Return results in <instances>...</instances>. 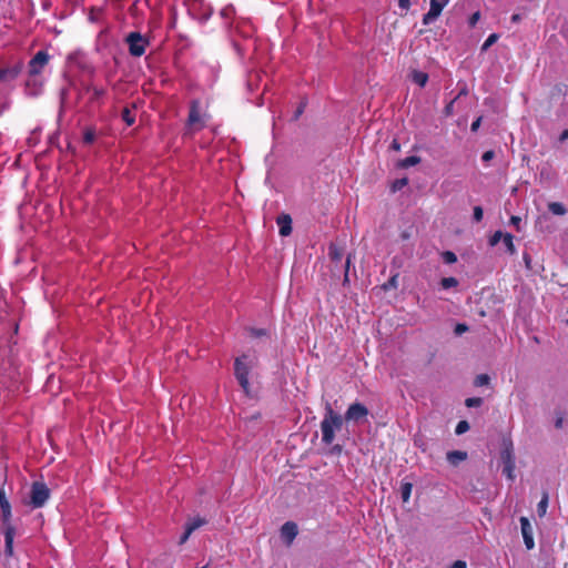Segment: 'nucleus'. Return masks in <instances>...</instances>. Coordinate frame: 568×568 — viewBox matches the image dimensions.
<instances>
[{"mask_svg": "<svg viewBox=\"0 0 568 568\" xmlns=\"http://www.w3.org/2000/svg\"><path fill=\"white\" fill-rule=\"evenodd\" d=\"M343 426V417L335 413L329 403L326 404L325 415L321 422L322 442L331 445L335 439V430Z\"/></svg>", "mask_w": 568, "mask_h": 568, "instance_id": "f257e3e1", "label": "nucleus"}, {"mask_svg": "<svg viewBox=\"0 0 568 568\" xmlns=\"http://www.w3.org/2000/svg\"><path fill=\"white\" fill-rule=\"evenodd\" d=\"M209 115L202 112L201 101L194 99L190 102V110L186 120V125L194 130L200 131L206 125Z\"/></svg>", "mask_w": 568, "mask_h": 568, "instance_id": "f03ea898", "label": "nucleus"}, {"mask_svg": "<svg viewBox=\"0 0 568 568\" xmlns=\"http://www.w3.org/2000/svg\"><path fill=\"white\" fill-rule=\"evenodd\" d=\"M50 495H51V491L48 488L45 483L33 481L31 484L30 494H29V497H30L29 505L33 509L41 508L49 500Z\"/></svg>", "mask_w": 568, "mask_h": 568, "instance_id": "7ed1b4c3", "label": "nucleus"}, {"mask_svg": "<svg viewBox=\"0 0 568 568\" xmlns=\"http://www.w3.org/2000/svg\"><path fill=\"white\" fill-rule=\"evenodd\" d=\"M245 359H247L246 355H242L240 357H236L234 361V375L244 390V393L250 396L251 395V388H250V382H248V375L251 372V366L245 363Z\"/></svg>", "mask_w": 568, "mask_h": 568, "instance_id": "20e7f679", "label": "nucleus"}, {"mask_svg": "<svg viewBox=\"0 0 568 568\" xmlns=\"http://www.w3.org/2000/svg\"><path fill=\"white\" fill-rule=\"evenodd\" d=\"M500 460L503 464V475H505L509 480H514L516 462L511 443L506 444L501 449Z\"/></svg>", "mask_w": 568, "mask_h": 568, "instance_id": "39448f33", "label": "nucleus"}, {"mask_svg": "<svg viewBox=\"0 0 568 568\" xmlns=\"http://www.w3.org/2000/svg\"><path fill=\"white\" fill-rule=\"evenodd\" d=\"M125 42L129 45V53L136 58L142 57L145 53V49L149 44L148 39L140 32H130L125 38Z\"/></svg>", "mask_w": 568, "mask_h": 568, "instance_id": "423d86ee", "label": "nucleus"}, {"mask_svg": "<svg viewBox=\"0 0 568 568\" xmlns=\"http://www.w3.org/2000/svg\"><path fill=\"white\" fill-rule=\"evenodd\" d=\"M50 55L47 51H38L28 63V73L30 77L39 75L48 65Z\"/></svg>", "mask_w": 568, "mask_h": 568, "instance_id": "0eeeda50", "label": "nucleus"}, {"mask_svg": "<svg viewBox=\"0 0 568 568\" xmlns=\"http://www.w3.org/2000/svg\"><path fill=\"white\" fill-rule=\"evenodd\" d=\"M368 414V408L364 404L356 402L348 406L344 419L346 422L361 423L367 418Z\"/></svg>", "mask_w": 568, "mask_h": 568, "instance_id": "6e6552de", "label": "nucleus"}, {"mask_svg": "<svg viewBox=\"0 0 568 568\" xmlns=\"http://www.w3.org/2000/svg\"><path fill=\"white\" fill-rule=\"evenodd\" d=\"M448 3L449 0H430L429 10L423 16V24L428 26L434 22Z\"/></svg>", "mask_w": 568, "mask_h": 568, "instance_id": "1a4fd4ad", "label": "nucleus"}, {"mask_svg": "<svg viewBox=\"0 0 568 568\" xmlns=\"http://www.w3.org/2000/svg\"><path fill=\"white\" fill-rule=\"evenodd\" d=\"M520 529L527 549L535 547L532 526L527 517H520Z\"/></svg>", "mask_w": 568, "mask_h": 568, "instance_id": "9d476101", "label": "nucleus"}, {"mask_svg": "<svg viewBox=\"0 0 568 568\" xmlns=\"http://www.w3.org/2000/svg\"><path fill=\"white\" fill-rule=\"evenodd\" d=\"M297 534H298L297 525L293 521H286L281 527V536L287 545H291L293 542V540L296 538Z\"/></svg>", "mask_w": 568, "mask_h": 568, "instance_id": "9b49d317", "label": "nucleus"}, {"mask_svg": "<svg viewBox=\"0 0 568 568\" xmlns=\"http://www.w3.org/2000/svg\"><path fill=\"white\" fill-rule=\"evenodd\" d=\"M281 236H288L292 233V217L288 214H281L276 219Z\"/></svg>", "mask_w": 568, "mask_h": 568, "instance_id": "f8f14e48", "label": "nucleus"}, {"mask_svg": "<svg viewBox=\"0 0 568 568\" xmlns=\"http://www.w3.org/2000/svg\"><path fill=\"white\" fill-rule=\"evenodd\" d=\"M84 90L89 93H91L90 102L97 103L100 102V100L105 95L106 91L102 87H97L94 84H87L84 87Z\"/></svg>", "mask_w": 568, "mask_h": 568, "instance_id": "ddd939ff", "label": "nucleus"}, {"mask_svg": "<svg viewBox=\"0 0 568 568\" xmlns=\"http://www.w3.org/2000/svg\"><path fill=\"white\" fill-rule=\"evenodd\" d=\"M4 535V552L8 557L13 555V539L16 535V528H9L8 531L3 532Z\"/></svg>", "mask_w": 568, "mask_h": 568, "instance_id": "4468645a", "label": "nucleus"}, {"mask_svg": "<svg viewBox=\"0 0 568 568\" xmlns=\"http://www.w3.org/2000/svg\"><path fill=\"white\" fill-rule=\"evenodd\" d=\"M446 458L453 466H457L459 463L467 459V453L463 450H450L447 453Z\"/></svg>", "mask_w": 568, "mask_h": 568, "instance_id": "2eb2a0df", "label": "nucleus"}, {"mask_svg": "<svg viewBox=\"0 0 568 568\" xmlns=\"http://www.w3.org/2000/svg\"><path fill=\"white\" fill-rule=\"evenodd\" d=\"M21 70L20 65H17L11 69H0V81L13 80L18 77Z\"/></svg>", "mask_w": 568, "mask_h": 568, "instance_id": "dca6fc26", "label": "nucleus"}, {"mask_svg": "<svg viewBox=\"0 0 568 568\" xmlns=\"http://www.w3.org/2000/svg\"><path fill=\"white\" fill-rule=\"evenodd\" d=\"M412 80L414 83L418 84L420 88H424L428 81V74L423 71L414 70L412 72Z\"/></svg>", "mask_w": 568, "mask_h": 568, "instance_id": "f3484780", "label": "nucleus"}, {"mask_svg": "<svg viewBox=\"0 0 568 568\" xmlns=\"http://www.w3.org/2000/svg\"><path fill=\"white\" fill-rule=\"evenodd\" d=\"M328 256L332 262H341L343 258V250L338 245L332 243L328 246Z\"/></svg>", "mask_w": 568, "mask_h": 568, "instance_id": "a211bd4d", "label": "nucleus"}, {"mask_svg": "<svg viewBox=\"0 0 568 568\" xmlns=\"http://www.w3.org/2000/svg\"><path fill=\"white\" fill-rule=\"evenodd\" d=\"M11 508L1 510V524L3 528V532L8 531L9 528H16L11 523Z\"/></svg>", "mask_w": 568, "mask_h": 568, "instance_id": "6ab92c4d", "label": "nucleus"}, {"mask_svg": "<svg viewBox=\"0 0 568 568\" xmlns=\"http://www.w3.org/2000/svg\"><path fill=\"white\" fill-rule=\"evenodd\" d=\"M97 139V132L93 126H88L83 131V138L82 141L84 144L89 145L92 144Z\"/></svg>", "mask_w": 568, "mask_h": 568, "instance_id": "aec40b11", "label": "nucleus"}, {"mask_svg": "<svg viewBox=\"0 0 568 568\" xmlns=\"http://www.w3.org/2000/svg\"><path fill=\"white\" fill-rule=\"evenodd\" d=\"M205 524H206V520L204 518L194 517V518L187 520L185 526L189 529V532H193L194 530H196L197 528L202 527Z\"/></svg>", "mask_w": 568, "mask_h": 568, "instance_id": "412c9836", "label": "nucleus"}, {"mask_svg": "<svg viewBox=\"0 0 568 568\" xmlns=\"http://www.w3.org/2000/svg\"><path fill=\"white\" fill-rule=\"evenodd\" d=\"M548 210L555 215H565L567 213V209L560 202H550L548 203Z\"/></svg>", "mask_w": 568, "mask_h": 568, "instance_id": "4be33fe9", "label": "nucleus"}, {"mask_svg": "<svg viewBox=\"0 0 568 568\" xmlns=\"http://www.w3.org/2000/svg\"><path fill=\"white\" fill-rule=\"evenodd\" d=\"M549 496L547 491H544L541 500L537 505V513L539 517H544L547 513Z\"/></svg>", "mask_w": 568, "mask_h": 568, "instance_id": "5701e85b", "label": "nucleus"}, {"mask_svg": "<svg viewBox=\"0 0 568 568\" xmlns=\"http://www.w3.org/2000/svg\"><path fill=\"white\" fill-rule=\"evenodd\" d=\"M503 243L510 255L516 253V246L514 244V236L510 233H505Z\"/></svg>", "mask_w": 568, "mask_h": 568, "instance_id": "b1692460", "label": "nucleus"}, {"mask_svg": "<svg viewBox=\"0 0 568 568\" xmlns=\"http://www.w3.org/2000/svg\"><path fill=\"white\" fill-rule=\"evenodd\" d=\"M412 490H413L412 483H402L400 495H402L403 503H407L409 500Z\"/></svg>", "mask_w": 568, "mask_h": 568, "instance_id": "393cba45", "label": "nucleus"}, {"mask_svg": "<svg viewBox=\"0 0 568 568\" xmlns=\"http://www.w3.org/2000/svg\"><path fill=\"white\" fill-rule=\"evenodd\" d=\"M419 162H420V158L419 156L410 155V156H407V158L403 159L399 162V166L403 168V169H407V168H410V166H414V165L418 164Z\"/></svg>", "mask_w": 568, "mask_h": 568, "instance_id": "a878e982", "label": "nucleus"}, {"mask_svg": "<svg viewBox=\"0 0 568 568\" xmlns=\"http://www.w3.org/2000/svg\"><path fill=\"white\" fill-rule=\"evenodd\" d=\"M121 118L126 123V125H129V126L133 125L134 122H135V115L133 114V112L128 106H125L122 110Z\"/></svg>", "mask_w": 568, "mask_h": 568, "instance_id": "bb28decb", "label": "nucleus"}, {"mask_svg": "<svg viewBox=\"0 0 568 568\" xmlns=\"http://www.w3.org/2000/svg\"><path fill=\"white\" fill-rule=\"evenodd\" d=\"M458 285V281L457 278L453 277V276H449V277H443L440 280V286L444 288V290H448V288H452V287H456Z\"/></svg>", "mask_w": 568, "mask_h": 568, "instance_id": "cd10ccee", "label": "nucleus"}, {"mask_svg": "<svg viewBox=\"0 0 568 568\" xmlns=\"http://www.w3.org/2000/svg\"><path fill=\"white\" fill-rule=\"evenodd\" d=\"M499 36L497 33L489 34L481 45V51H487L493 44L497 42Z\"/></svg>", "mask_w": 568, "mask_h": 568, "instance_id": "c85d7f7f", "label": "nucleus"}, {"mask_svg": "<svg viewBox=\"0 0 568 568\" xmlns=\"http://www.w3.org/2000/svg\"><path fill=\"white\" fill-rule=\"evenodd\" d=\"M489 382H490V377L487 374H479L476 376V378L474 381V385L476 387H481V386L488 385Z\"/></svg>", "mask_w": 568, "mask_h": 568, "instance_id": "c756f323", "label": "nucleus"}, {"mask_svg": "<svg viewBox=\"0 0 568 568\" xmlns=\"http://www.w3.org/2000/svg\"><path fill=\"white\" fill-rule=\"evenodd\" d=\"M442 258L446 264H454L457 262V256L452 251H445L442 253Z\"/></svg>", "mask_w": 568, "mask_h": 568, "instance_id": "7c9ffc66", "label": "nucleus"}, {"mask_svg": "<svg viewBox=\"0 0 568 568\" xmlns=\"http://www.w3.org/2000/svg\"><path fill=\"white\" fill-rule=\"evenodd\" d=\"M505 234L501 231H496L490 237H489V245L495 246L497 245L501 240H504Z\"/></svg>", "mask_w": 568, "mask_h": 568, "instance_id": "2f4dec72", "label": "nucleus"}, {"mask_svg": "<svg viewBox=\"0 0 568 568\" xmlns=\"http://www.w3.org/2000/svg\"><path fill=\"white\" fill-rule=\"evenodd\" d=\"M408 183V180L406 178H403V179H397L393 182L392 184V191L393 192H396V191H399L402 190L405 185H407Z\"/></svg>", "mask_w": 568, "mask_h": 568, "instance_id": "473e14b6", "label": "nucleus"}, {"mask_svg": "<svg viewBox=\"0 0 568 568\" xmlns=\"http://www.w3.org/2000/svg\"><path fill=\"white\" fill-rule=\"evenodd\" d=\"M483 404L481 397H469L465 400L467 407H479Z\"/></svg>", "mask_w": 568, "mask_h": 568, "instance_id": "72a5a7b5", "label": "nucleus"}, {"mask_svg": "<svg viewBox=\"0 0 568 568\" xmlns=\"http://www.w3.org/2000/svg\"><path fill=\"white\" fill-rule=\"evenodd\" d=\"M468 429H469V423L467 420H460L455 428V433L457 435H462V434L468 432Z\"/></svg>", "mask_w": 568, "mask_h": 568, "instance_id": "f704fd0d", "label": "nucleus"}, {"mask_svg": "<svg viewBox=\"0 0 568 568\" xmlns=\"http://www.w3.org/2000/svg\"><path fill=\"white\" fill-rule=\"evenodd\" d=\"M8 508H11V505L9 503V500L7 499L6 497V491L3 488L0 489V509L3 510V509H8Z\"/></svg>", "mask_w": 568, "mask_h": 568, "instance_id": "c9c22d12", "label": "nucleus"}, {"mask_svg": "<svg viewBox=\"0 0 568 568\" xmlns=\"http://www.w3.org/2000/svg\"><path fill=\"white\" fill-rule=\"evenodd\" d=\"M483 216H484L483 207L479 205L475 206L474 213H473L474 221L478 223L483 220Z\"/></svg>", "mask_w": 568, "mask_h": 568, "instance_id": "e433bc0d", "label": "nucleus"}, {"mask_svg": "<svg viewBox=\"0 0 568 568\" xmlns=\"http://www.w3.org/2000/svg\"><path fill=\"white\" fill-rule=\"evenodd\" d=\"M457 100V98L453 99L444 108V114L446 116H450L454 113V103Z\"/></svg>", "mask_w": 568, "mask_h": 568, "instance_id": "4c0bfd02", "label": "nucleus"}, {"mask_svg": "<svg viewBox=\"0 0 568 568\" xmlns=\"http://www.w3.org/2000/svg\"><path fill=\"white\" fill-rule=\"evenodd\" d=\"M495 158V152L493 150H488L486 152H484V154L481 155V160L484 162H488L490 160H493Z\"/></svg>", "mask_w": 568, "mask_h": 568, "instance_id": "58836bf2", "label": "nucleus"}, {"mask_svg": "<svg viewBox=\"0 0 568 568\" xmlns=\"http://www.w3.org/2000/svg\"><path fill=\"white\" fill-rule=\"evenodd\" d=\"M251 335L254 336V337H261V336L266 335V331L263 329V328H252L251 329Z\"/></svg>", "mask_w": 568, "mask_h": 568, "instance_id": "ea45409f", "label": "nucleus"}, {"mask_svg": "<svg viewBox=\"0 0 568 568\" xmlns=\"http://www.w3.org/2000/svg\"><path fill=\"white\" fill-rule=\"evenodd\" d=\"M349 265H351V254L347 256L346 262H345V275H344V282H347V281H348V271H349Z\"/></svg>", "mask_w": 568, "mask_h": 568, "instance_id": "a19ab883", "label": "nucleus"}, {"mask_svg": "<svg viewBox=\"0 0 568 568\" xmlns=\"http://www.w3.org/2000/svg\"><path fill=\"white\" fill-rule=\"evenodd\" d=\"M466 331H468V327L466 324H457L455 327V333L458 335L465 333Z\"/></svg>", "mask_w": 568, "mask_h": 568, "instance_id": "79ce46f5", "label": "nucleus"}, {"mask_svg": "<svg viewBox=\"0 0 568 568\" xmlns=\"http://www.w3.org/2000/svg\"><path fill=\"white\" fill-rule=\"evenodd\" d=\"M520 222H521V219H520L519 216H517V215H513V216L510 217V223H511L514 226H516V230H517V231H519V224H520Z\"/></svg>", "mask_w": 568, "mask_h": 568, "instance_id": "37998d69", "label": "nucleus"}, {"mask_svg": "<svg viewBox=\"0 0 568 568\" xmlns=\"http://www.w3.org/2000/svg\"><path fill=\"white\" fill-rule=\"evenodd\" d=\"M480 123H481V116L477 118V119L471 123V125H470V130H471L473 132H476V131L479 129Z\"/></svg>", "mask_w": 568, "mask_h": 568, "instance_id": "c03bdc74", "label": "nucleus"}, {"mask_svg": "<svg viewBox=\"0 0 568 568\" xmlns=\"http://www.w3.org/2000/svg\"><path fill=\"white\" fill-rule=\"evenodd\" d=\"M191 535H192V532H189V529L185 527V530L180 538V544L182 545V544L186 542V540L190 538Z\"/></svg>", "mask_w": 568, "mask_h": 568, "instance_id": "a18cd8bd", "label": "nucleus"}, {"mask_svg": "<svg viewBox=\"0 0 568 568\" xmlns=\"http://www.w3.org/2000/svg\"><path fill=\"white\" fill-rule=\"evenodd\" d=\"M399 8L408 10L410 7V0H398Z\"/></svg>", "mask_w": 568, "mask_h": 568, "instance_id": "49530a36", "label": "nucleus"}, {"mask_svg": "<svg viewBox=\"0 0 568 568\" xmlns=\"http://www.w3.org/2000/svg\"><path fill=\"white\" fill-rule=\"evenodd\" d=\"M466 561L464 560H456L450 568H466Z\"/></svg>", "mask_w": 568, "mask_h": 568, "instance_id": "de8ad7c7", "label": "nucleus"}, {"mask_svg": "<svg viewBox=\"0 0 568 568\" xmlns=\"http://www.w3.org/2000/svg\"><path fill=\"white\" fill-rule=\"evenodd\" d=\"M479 19V12H475L471 17H470V24L471 26H475V23L477 22V20Z\"/></svg>", "mask_w": 568, "mask_h": 568, "instance_id": "09e8293b", "label": "nucleus"}, {"mask_svg": "<svg viewBox=\"0 0 568 568\" xmlns=\"http://www.w3.org/2000/svg\"><path fill=\"white\" fill-rule=\"evenodd\" d=\"M568 139V129L564 130L559 136V141L560 142H564L565 140Z\"/></svg>", "mask_w": 568, "mask_h": 568, "instance_id": "8fccbe9b", "label": "nucleus"}, {"mask_svg": "<svg viewBox=\"0 0 568 568\" xmlns=\"http://www.w3.org/2000/svg\"><path fill=\"white\" fill-rule=\"evenodd\" d=\"M392 148H393L394 150H396V151H398V150H399L400 145H399V143L397 142V140H394V141L392 142Z\"/></svg>", "mask_w": 568, "mask_h": 568, "instance_id": "3c124183", "label": "nucleus"}, {"mask_svg": "<svg viewBox=\"0 0 568 568\" xmlns=\"http://www.w3.org/2000/svg\"><path fill=\"white\" fill-rule=\"evenodd\" d=\"M555 426H556V428H561V426H562V418L561 417L557 418V420L555 423Z\"/></svg>", "mask_w": 568, "mask_h": 568, "instance_id": "603ef678", "label": "nucleus"}, {"mask_svg": "<svg viewBox=\"0 0 568 568\" xmlns=\"http://www.w3.org/2000/svg\"><path fill=\"white\" fill-rule=\"evenodd\" d=\"M303 112V106H300L296 111L295 118H298Z\"/></svg>", "mask_w": 568, "mask_h": 568, "instance_id": "864d4df0", "label": "nucleus"}, {"mask_svg": "<svg viewBox=\"0 0 568 568\" xmlns=\"http://www.w3.org/2000/svg\"><path fill=\"white\" fill-rule=\"evenodd\" d=\"M511 20H513V21H515V22L519 21V20H520L519 14H514V16L511 17Z\"/></svg>", "mask_w": 568, "mask_h": 568, "instance_id": "5fc2aeb1", "label": "nucleus"}, {"mask_svg": "<svg viewBox=\"0 0 568 568\" xmlns=\"http://www.w3.org/2000/svg\"><path fill=\"white\" fill-rule=\"evenodd\" d=\"M466 93H467L466 89H463L456 98L458 99L460 95L466 94Z\"/></svg>", "mask_w": 568, "mask_h": 568, "instance_id": "6e6d98bb", "label": "nucleus"}, {"mask_svg": "<svg viewBox=\"0 0 568 568\" xmlns=\"http://www.w3.org/2000/svg\"><path fill=\"white\" fill-rule=\"evenodd\" d=\"M402 237H403V239H407V237H408V235H407L406 233H403V234H402Z\"/></svg>", "mask_w": 568, "mask_h": 568, "instance_id": "4d7b16f0", "label": "nucleus"}]
</instances>
